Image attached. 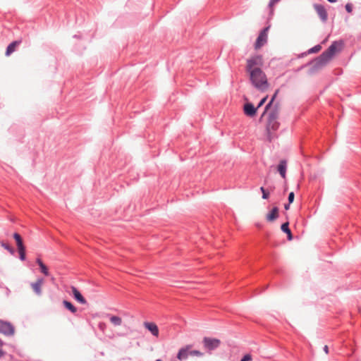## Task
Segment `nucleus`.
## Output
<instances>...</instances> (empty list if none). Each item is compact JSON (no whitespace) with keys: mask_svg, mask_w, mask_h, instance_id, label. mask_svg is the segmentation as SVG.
I'll return each instance as SVG.
<instances>
[{"mask_svg":"<svg viewBox=\"0 0 361 361\" xmlns=\"http://www.w3.org/2000/svg\"><path fill=\"white\" fill-rule=\"evenodd\" d=\"M342 47L343 43L341 42L332 43L327 50L312 61L313 67L315 69H319L325 66L337 52L341 50Z\"/></svg>","mask_w":361,"mask_h":361,"instance_id":"nucleus-1","label":"nucleus"},{"mask_svg":"<svg viewBox=\"0 0 361 361\" xmlns=\"http://www.w3.org/2000/svg\"><path fill=\"white\" fill-rule=\"evenodd\" d=\"M252 85L258 90L264 92L269 86L266 74L262 69L247 73Z\"/></svg>","mask_w":361,"mask_h":361,"instance_id":"nucleus-2","label":"nucleus"},{"mask_svg":"<svg viewBox=\"0 0 361 361\" xmlns=\"http://www.w3.org/2000/svg\"><path fill=\"white\" fill-rule=\"evenodd\" d=\"M264 61L262 55H255L249 58L246 61V71L247 73L252 72V71L261 69L263 66Z\"/></svg>","mask_w":361,"mask_h":361,"instance_id":"nucleus-3","label":"nucleus"},{"mask_svg":"<svg viewBox=\"0 0 361 361\" xmlns=\"http://www.w3.org/2000/svg\"><path fill=\"white\" fill-rule=\"evenodd\" d=\"M269 29V27H267L264 28L260 32V33L255 43V49L256 50L259 49L262 47H263L267 42Z\"/></svg>","mask_w":361,"mask_h":361,"instance_id":"nucleus-4","label":"nucleus"},{"mask_svg":"<svg viewBox=\"0 0 361 361\" xmlns=\"http://www.w3.org/2000/svg\"><path fill=\"white\" fill-rule=\"evenodd\" d=\"M202 343L206 350L212 351L220 345L221 341L215 338L204 337L202 340Z\"/></svg>","mask_w":361,"mask_h":361,"instance_id":"nucleus-5","label":"nucleus"},{"mask_svg":"<svg viewBox=\"0 0 361 361\" xmlns=\"http://www.w3.org/2000/svg\"><path fill=\"white\" fill-rule=\"evenodd\" d=\"M14 327L13 325L7 322L0 320V332L8 336L13 335L14 334Z\"/></svg>","mask_w":361,"mask_h":361,"instance_id":"nucleus-6","label":"nucleus"},{"mask_svg":"<svg viewBox=\"0 0 361 361\" xmlns=\"http://www.w3.org/2000/svg\"><path fill=\"white\" fill-rule=\"evenodd\" d=\"M313 7L315 9L318 16H319L320 19L323 22L326 21V20L328 18V14H327L326 10L324 8V6L321 4H315L313 5Z\"/></svg>","mask_w":361,"mask_h":361,"instance_id":"nucleus-7","label":"nucleus"},{"mask_svg":"<svg viewBox=\"0 0 361 361\" xmlns=\"http://www.w3.org/2000/svg\"><path fill=\"white\" fill-rule=\"evenodd\" d=\"M271 107L272 109L269 114V118L277 120L281 109L280 104L279 102H276Z\"/></svg>","mask_w":361,"mask_h":361,"instance_id":"nucleus-8","label":"nucleus"},{"mask_svg":"<svg viewBox=\"0 0 361 361\" xmlns=\"http://www.w3.org/2000/svg\"><path fill=\"white\" fill-rule=\"evenodd\" d=\"M143 324H144V326L148 331H149L153 336H154L156 337L159 336V329H158L157 325L155 323L145 322H144Z\"/></svg>","mask_w":361,"mask_h":361,"instance_id":"nucleus-9","label":"nucleus"},{"mask_svg":"<svg viewBox=\"0 0 361 361\" xmlns=\"http://www.w3.org/2000/svg\"><path fill=\"white\" fill-rule=\"evenodd\" d=\"M191 347L192 346L190 345H188L185 347L180 348L178 353L177 358L180 361L187 359Z\"/></svg>","mask_w":361,"mask_h":361,"instance_id":"nucleus-10","label":"nucleus"},{"mask_svg":"<svg viewBox=\"0 0 361 361\" xmlns=\"http://www.w3.org/2000/svg\"><path fill=\"white\" fill-rule=\"evenodd\" d=\"M73 295L75 298V299L81 304H86L87 301L84 298V297L82 295V294L79 292V290L74 286L71 287Z\"/></svg>","mask_w":361,"mask_h":361,"instance_id":"nucleus-11","label":"nucleus"},{"mask_svg":"<svg viewBox=\"0 0 361 361\" xmlns=\"http://www.w3.org/2000/svg\"><path fill=\"white\" fill-rule=\"evenodd\" d=\"M257 108H255L252 104L247 103L244 106L245 114L248 116L255 115Z\"/></svg>","mask_w":361,"mask_h":361,"instance_id":"nucleus-12","label":"nucleus"},{"mask_svg":"<svg viewBox=\"0 0 361 361\" xmlns=\"http://www.w3.org/2000/svg\"><path fill=\"white\" fill-rule=\"evenodd\" d=\"M287 168V161L286 160H281L277 167V170L283 178H286Z\"/></svg>","mask_w":361,"mask_h":361,"instance_id":"nucleus-13","label":"nucleus"},{"mask_svg":"<svg viewBox=\"0 0 361 361\" xmlns=\"http://www.w3.org/2000/svg\"><path fill=\"white\" fill-rule=\"evenodd\" d=\"M279 217L278 207H274L271 211L267 214L266 219L268 221H274Z\"/></svg>","mask_w":361,"mask_h":361,"instance_id":"nucleus-14","label":"nucleus"},{"mask_svg":"<svg viewBox=\"0 0 361 361\" xmlns=\"http://www.w3.org/2000/svg\"><path fill=\"white\" fill-rule=\"evenodd\" d=\"M43 283H44L43 279H37L35 283H33L31 284V286H32L33 290L37 295H40L42 293L41 288H42Z\"/></svg>","mask_w":361,"mask_h":361,"instance_id":"nucleus-15","label":"nucleus"},{"mask_svg":"<svg viewBox=\"0 0 361 361\" xmlns=\"http://www.w3.org/2000/svg\"><path fill=\"white\" fill-rule=\"evenodd\" d=\"M20 41H14L11 43L6 51V56H10L13 52H14L16 49V47L20 44Z\"/></svg>","mask_w":361,"mask_h":361,"instance_id":"nucleus-16","label":"nucleus"},{"mask_svg":"<svg viewBox=\"0 0 361 361\" xmlns=\"http://www.w3.org/2000/svg\"><path fill=\"white\" fill-rule=\"evenodd\" d=\"M13 238L16 240L18 250L25 249L23 245V239L18 233H15L13 234Z\"/></svg>","mask_w":361,"mask_h":361,"instance_id":"nucleus-17","label":"nucleus"},{"mask_svg":"<svg viewBox=\"0 0 361 361\" xmlns=\"http://www.w3.org/2000/svg\"><path fill=\"white\" fill-rule=\"evenodd\" d=\"M110 322L115 326H119L122 324L121 317L116 315H111L109 317Z\"/></svg>","mask_w":361,"mask_h":361,"instance_id":"nucleus-18","label":"nucleus"},{"mask_svg":"<svg viewBox=\"0 0 361 361\" xmlns=\"http://www.w3.org/2000/svg\"><path fill=\"white\" fill-rule=\"evenodd\" d=\"M279 123L276 121V120H274V119L272 120V119L269 118L268 124H267L268 130H276L279 128Z\"/></svg>","mask_w":361,"mask_h":361,"instance_id":"nucleus-19","label":"nucleus"},{"mask_svg":"<svg viewBox=\"0 0 361 361\" xmlns=\"http://www.w3.org/2000/svg\"><path fill=\"white\" fill-rule=\"evenodd\" d=\"M288 225H289L288 222H286L281 225V228L284 233H286L287 234L288 239L289 240H291L293 239V235H292L290 228H288Z\"/></svg>","mask_w":361,"mask_h":361,"instance_id":"nucleus-20","label":"nucleus"},{"mask_svg":"<svg viewBox=\"0 0 361 361\" xmlns=\"http://www.w3.org/2000/svg\"><path fill=\"white\" fill-rule=\"evenodd\" d=\"M37 263L40 267L41 271L45 275L49 276V272L48 271V268L47 266L42 262V261L40 259H37Z\"/></svg>","mask_w":361,"mask_h":361,"instance_id":"nucleus-21","label":"nucleus"},{"mask_svg":"<svg viewBox=\"0 0 361 361\" xmlns=\"http://www.w3.org/2000/svg\"><path fill=\"white\" fill-rule=\"evenodd\" d=\"M279 90H276L275 93L274 94V95L272 96L270 102L267 104V105L265 107V110L262 114V116L266 113V111H267L275 103H274V101H275V99L279 93Z\"/></svg>","mask_w":361,"mask_h":361,"instance_id":"nucleus-22","label":"nucleus"},{"mask_svg":"<svg viewBox=\"0 0 361 361\" xmlns=\"http://www.w3.org/2000/svg\"><path fill=\"white\" fill-rule=\"evenodd\" d=\"M63 304L65 306L66 308H67L68 310H70L72 313H75L77 311V309L75 306L73 305V304L67 300H63Z\"/></svg>","mask_w":361,"mask_h":361,"instance_id":"nucleus-23","label":"nucleus"},{"mask_svg":"<svg viewBox=\"0 0 361 361\" xmlns=\"http://www.w3.org/2000/svg\"><path fill=\"white\" fill-rule=\"evenodd\" d=\"M321 49H322V47L318 44V45H316L314 47L311 48L310 49H309L308 53L309 54L317 53V52H319L321 50Z\"/></svg>","mask_w":361,"mask_h":361,"instance_id":"nucleus-24","label":"nucleus"},{"mask_svg":"<svg viewBox=\"0 0 361 361\" xmlns=\"http://www.w3.org/2000/svg\"><path fill=\"white\" fill-rule=\"evenodd\" d=\"M189 355L192 356H198L201 357L203 355V353L199 350H189Z\"/></svg>","mask_w":361,"mask_h":361,"instance_id":"nucleus-25","label":"nucleus"},{"mask_svg":"<svg viewBox=\"0 0 361 361\" xmlns=\"http://www.w3.org/2000/svg\"><path fill=\"white\" fill-rule=\"evenodd\" d=\"M1 246L4 247L6 250H7L11 254L14 253V250L11 246H9L8 244H6L4 243H1Z\"/></svg>","mask_w":361,"mask_h":361,"instance_id":"nucleus-26","label":"nucleus"},{"mask_svg":"<svg viewBox=\"0 0 361 361\" xmlns=\"http://www.w3.org/2000/svg\"><path fill=\"white\" fill-rule=\"evenodd\" d=\"M20 255V259L22 261H24L25 259V249L18 250Z\"/></svg>","mask_w":361,"mask_h":361,"instance_id":"nucleus-27","label":"nucleus"},{"mask_svg":"<svg viewBox=\"0 0 361 361\" xmlns=\"http://www.w3.org/2000/svg\"><path fill=\"white\" fill-rule=\"evenodd\" d=\"M260 190L262 192V198L263 199H268L269 194V192H267L266 191V190L264 188V187H261L260 188Z\"/></svg>","mask_w":361,"mask_h":361,"instance_id":"nucleus-28","label":"nucleus"},{"mask_svg":"<svg viewBox=\"0 0 361 361\" xmlns=\"http://www.w3.org/2000/svg\"><path fill=\"white\" fill-rule=\"evenodd\" d=\"M280 0H270L269 6L271 8V11H273V8L276 4H277Z\"/></svg>","mask_w":361,"mask_h":361,"instance_id":"nucleus-29","label":"nucleus"},{"mask_svg":"<svg viewBox=\"0 0 361 361\" xmlns=\"http://www.w3.org/2000/svg\"><path fill=\"white\" fill-rule=\"evenodd\" d=\"M295 195L293 192H291L289 193L288 195V202L289 204H291L294 200Z\"/></svg>","mask_w":361,"mask_h":361,"instance_id":"nucleus-30","label":"nucleus"},{"mask_svg":"<svg viewBox=\"0 0 361 361\" xmlns=\"http://www.w3.org/2000/svg\"><path fill=\"white\" fill-rule=\"evenodd\" d=\"M267 97H268V96L264 97V98H263V99L259 102V103L258 104V105H257V109H259V107H261V106H262L265 103V102H266V101H267Z\"/></svg>","mask_w":361,"mask_h":361,"instance_id":"nucleus-31","label":"nucleus"},{"mask_svg":"<svg viewBox=\"0 0 361 361\" xmlns=\"http://www.w3.org/2000/svg\"><path fill=\"white\" fill-rule=\"evenodd\" d=\"M345 9L346 11L348 12V13H351L352 11H353V5L350 3H348L346 5H345Z\"/></svg>","mask_w":361,"mask_h":361,"instance_id":"nucleus-32","label":"nucleus"},{"mask_svg":"<svg viewBox=\"0 0 361 361\" xmlns=\"http://www.w3.org/2000/svg\"><path fill=\"white\" fill-rule=\"evenodd\" d=\"M240 361H252V357L250 355H245Z\"/></svg>","mask_w":361,"mask_h":361,"instance_id":"nucleus-33","label":"nucleus"},{"mask_svg":"<svg viewBox=\"0 0 361 361\" xmlns=\"http://www.w3.org/2000/svg\"><path fill=\"white\" fill-rule=\"evenodd\" d=\"M2 345H3V343H2V341L0 340V358H1V357H3V355H4V351H3V350H2V349H1Z\"/></svg>","mask_w":361,"mask_h":361,"instance_id":"nucleus-34","label":"nucleus"},{"mask_svg":"<svg viewBox=\"0 0 361 361\" xmlns=\"http://www.w3.org/2000/svg\"><path fill=\"white\" fill-rule=\"evenodd\" d=\"M324 352L326 353V354H327V353H329V348H328V346H327V345H325V346L324 347Z\"/></svg>","mask_w":361,"mask_h":361,"instance_id":"nucleus-35","label":"nucleus"},{"mask_svg":"<svg viewBox=\"0 0 361 361\" xmlns=\"http://www.w3.org/2000/svg\"><path fill=\"white\" fill-rule=\"evenodd\" d=\"M284 208H285V209H286V210L289 209V208H290V204L288 203V204H285Z\"/></svg>","mask_w":361,"mask_h":361,"instance_id":"nucleus-36","label":"nucleus"},{"mask_svg":"<svg viewBox=\"0 0 361 361\" xmlns=\"http://www.w3.org/2000/svg\"><path fill=\"white\" fill-rule=\"evenodd\" d=\"M330 3H336L337 0H327Z\"/></svg>","mask_w":361,"mask_h":361,"instance_id":"nucleus-37","label":"nucleus"},{"mask_svg":"<svg viewBox=\"0 0 361 361\" xmlns=\"http://www.w3.org/2000/svg\"><path fill=\"white\" fill-rule=\"evenodd\" d=\"M156 361H161V360H156Z\"/></svg>","mask_w":361,"mask_h":361,"instance_id":"nucleus-38","label":"nucleus"}]
</instances>
